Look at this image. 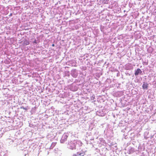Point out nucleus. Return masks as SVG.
I'll return each instance as SVG.
<instances>
[{
  "label": "nucleus",
  "instance_id": "1",
  "mask_svg": "<svg viewBox=\"0 0 156 156\" xmlns=\"http://www.w3.org/2000/svg\"><path fill=\"white\" fill-rule=\"evenodd\" d=\"M142 72L141 70L139 68L137 69L135 71V76L138 75L139 73H141Z\"/></svg>",
  "mask_w": 156,
  "mask_h": 156
},
{
  "label": "nucleus",
  "instance_id": "2",
  "mask_svg": "<svg viewBox=\"0 0 156 156\" xmlns=\"http://www.w3.org/2000/svg\"><path fill=\"white\" fill-rule=\"evenodd\" d=\"M148 86L147 83H144L142 87L144 89H147Z\"/></svg>",
  "mask_w": 156,
  "mask_h": 156
},
{
  "label": "nucleus",
  "instance_id": "3",
  "mask_svg": "<svg viewBox=\"0 0 156 156\" xmlns=\"http://www.w3.org/2000/svg\"><path fill=\"white\" fill-rule=\"evenodd\" d=\"M29 44H30L29 42L26 39H25L24 41L23 45H29Z\"/></svg>",
  "mask_w": 156,
  "mask_h": 156
},
{
  "label": "nucleus",
  "instance_id": "4",
  "mask_svg": "<svg viewBox=\"0 0 156 156\" xmlns=\"http://www.w3.org/2000/svg\"><path fill=\"white\" fill-rule=\"evenodd\" d=\"M77 155H82V156H83L84 154V153H80L79 152H77Z\"/></svg>",
  "mask_w": 156,
  "mask_h": 156
},
{
  "label": "nucleus",
  "instance_id": "5",
  "mask_svg": "<svg viewBox=\"0 0 156 156\" xmlns=\"http://www.w3.org/2000/svg\"><path fill=\"white\" fill-rule=\"evenodd\" d=\"M23 109L25 110H26V111H27L28 110V108H27V107H25V108L24 107L23 108Z\"/></svg>",
  "mask_w": 156,
  "mask_h": 156
},
{
  "label": "nucleus",
  "instance_id": "6",
  "mask_svg": "<svg viewBox=\"0 0 156 156\" xmlns=\"http://www.w3.org/2000/svg\"><path fill=\"white\" fill-rule=\"evenodd\" d=\"M33 43L34 44V43H35V44H36L37 43V41L36 40H35L33 42Z\"/></svg>",
  "mask_w": 156,
  "mask_h": 156
},
{
  "label": "nucleus",
  "instance_id": "7",
  "mask_svg": "<svg viewBox=\"0 0 156 156\" xmlns=\"http://www.w3.org/2000/svg\"><path fill=\"white\" fill-rule=\"evenodd\" d=\"M24 107L23 106H21L20 107V108L21 109H23V108H24Z\"/></svg>",
  "mask_w": 156,
  "mask_h": 156
},
{
  "label": "nucleus",
  "instance_id": "8",
  "mask_svg": "<svg viewBox=\"0 0 156 156\" xmlns=\"http://www.w3.org/2000/svg\"><path fill=\"white\" fill-rule=\"evenodd\" d=\"M52 46L54 47V46L55 45H54V44H52Z\"/></svg>",
  "mask_w": 156,
  "mask_h": 156
}]
</instances>
